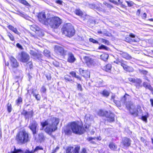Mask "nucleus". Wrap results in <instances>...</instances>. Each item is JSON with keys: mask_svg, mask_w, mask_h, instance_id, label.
<instances>
[{"mask_svg": "<svg viewBox=\"0 0 153 153\" xmlns=\"http://www.w3.org/2000/svg\"><path fill=\"white\" fill-rule=\"evenodd\" d=\"M32 30L34 31H39V28L35 25H33L31 27Z\"/></svg>", "mask_w": 153, "mask_h": 153, "instance_id": "obj_38", "label": "nucleus"}, {"mask_svg": "<svg viewBox=\"0 0 153 153\" xmlns=\"http://www.w3.org/2000/svg\"><path fill=\"white\" fill-rule=\"evenodd\" d=\"M147 117L146 116H143L142 117V120L146 122L147 121Z\"/></svg>", "mask_w": 153, "mask_h": 153, "instance_id": "obj_54", "label": "nucleus"}, {"mask_svg": "<svg viewBox=\"0 0 153 153\" xmlns=\"http://www.w3.org/2000/svg\"><path fill=\"white\" fill-rule=\"evenodd\" d=\"M109 1L111 2L114 4H117V2L116 1H114V0H109Z\"/></svg>", "mask_w": 153, "mask_h": 153, "instance_id": "obj_62", "label": "nucleus"}, {"mask_svg": "<svg viewBox=\"0 0 153 153\" xmlns=\"http://www.w3.org/2000/svg\"><path fill=\"white\" fill-rule=\"evenodd\" d=\"M126 96L125 95L124 96V97H123L122 100H121V102L123 103H126Z\"/></svg>", "mask_w": 153, "mask_h": 153, "instance_id": "obj_50", "label": "nucleus"}, {"mask_svg": "<svg viewBox=\"0 0 153 153\" xmlns=\"http://www.w3.org/2000/svg\"><path fill=\"white\" fill-rule=\"evenodd\" d=\"M70 74L73 77H75L76 75V73L74 71H72L70 72Z\"/></svg>", "mask_w": 153, "mask_h": 153, "instance_id": "obj_58", "label": "nucleus"}, {"mask_svg": "<svg viewBox=\"0 0 153 153\" xmlns=\"http://www.w3.org/2000/svg\"><path fill=\"white\" fill-rule=\"evenodd\" d=\"M100 93L103 96L106 97H108L110 94V91L106 90L104 89Z\"/></svg>", "mask_w": 153, "mask_h": 153, "instance_id": "obj_21", "label": "nucleus"}, {"mask_svg": "<svg viewBox=\"0 0 153 153\" xmlns=\"http://www.w3.org/2000/svg\"><path fill=\"white\" fill-rule=\"evenodd\" d=\"M39 21L43 24L48 25V19H46L45 12H42L39 13L38 16Z\"/></svg>", "mask_w": 153, "mask_h": 153, "instance_id": "obj_7", "label": "nucleus"}, {"mask_svg": "<svg viewBox=\"0 0 153 153\" xmlns=\"http://www.w3.org/2000/svg\"><path fill=\"white\" fill-rule=\"evenodd\" d=\"M140 13V9L138 10L137 11L136 14L137 15L139 16Z\"/></svg>", "mask_w": 153, "mask_h": 153, "instance_id": "obj_61", "label": "nucleus"}, {"mask_svg": "<svg viewBox=\"0 0 153 153\" xmlns=\"http://www.w3.org/2000/svg\"><path fill=\"white\" fill-rule=\"evenodd\" d=\"M59 121V118L53 117L50 119L47 120L45 122H42L41 124L42 128L47 126L45 129V131L47 133L50 134L52 132L57 129V126Z\"/></svg>", "mask_w": 153, "mask_h": 153, "instance_id": "obj_1", "label": "nucleus"}, {"mask_svg": "<svg viewBox=\"0 0 153 153\" xmlns=\"http://www.w3.org/2000/svg\"><path fill=\"white\" fill-rule=\"evenodd\" d=\"M28 112L26 111H23L22 113L24 114L26 117L27 116V115L28 114Z\"/></svg>", "mask_w": 153, "mask_h": 153, "instance_id": "obj_60", "label": "nucleus"}, {"mask_svg": "<svg viewBox=\"0 0 153 153\" xmlns=\"http://www.w3.org/2000/svg\"><path fill=\"white\" fill-rule=\"evenodd\" d=\"M44 54L47 57H49L50 56V51L47 49L45 50L44 51Z\"/></svg>", "mask_w": 153, "mask_h": 153, "instance_id": "obj_34", "label": "nucleus"}, {"mask_svg": "<svg viewBox=\"0 0 153 153\" xmlns=\"http://www.w3.org/2000/svg\"><path fill=\"white\" fill-rule=\"evenodd\" d=\"M20 61L23 62H27L30 59L29 55L25 52H22L19 54Z\"/></svg>", "mask_w": 153, "mask_h": 153, "instance_id": "obj_8", "label": "nucleus"}, {"mask_svg": "<svg viewBox=\"0 0 153 153\" xmlns=\"http://www.w3.org/2000/svg\"><path fill=\"white\" fill-rule=\"evenodd\" d=\"M22 101V98L21 97H19L16 100L17 103L19 104Z\"/></svg>", "mask_w": 153, "mask_h": 153, "instance_id": "obj_52", "label": "nucleus"}, {"mask_svg": "<svg viewBox=\"0 0 153 153\" xmlns=\"http://www.w3.org/2000/svg\"><path fill=\"white\" fill-rule=\"evenodd\" d=\"M85 60L87 65H89L94 64V61L93 59L88 56H86L85 58Z\"/></svg>", "mask_w": 153, "mask_h": 153, "instance_id": "obj_17", "label": "nucleus"}, {"mask_svg": "<svg viewBox=\"0 0 153 153\" xmlns=\"http://www.w3.org/2000/svg\"><path fill=\"white\" fill-rule=\"evenodd\" d=\"M146 16V14L145 13H144L142 16V18L144 19H145Z\"/></svg>", "mask_w": 153, "mask_h": 153, "instance_id": "obj_63", "label": "nucleus"}, {"mask_svg": "<svg viewBox=\"0 0 153 153\" xmlns=\"http://www.w3.org/2000/svg\"><path fill=\"white\" fill-rule=\"evenodd\" d=\"M55 2L56 3L58 4H62V1L60 0H56V1Z\"/></svg>", "mask_w": 153, "mask_h": 153, "instance_id": "obj_59", "label": "nucleus"}, {"mask_svg": "<svg viewBox=\"0 0 153 153\" xmlns=\"http://www.w3.org/2000/svg\"><path fill=\"white\" fill-rule=\"evenodd\" d=\"M19 77H18V76H17L16 78H14L13 79V80L14 81V82L13 83V84H14V82H15L16 83H17V84L19 85V83H18V79H19Z\"/></svg>", "mask_w": 153, "mask_h": 153, "instance_id": "obj_48", "label": "nucleus"}, {"mask_svg": "<svg viewBox=\"0 0 153 153\" xmlns=\"http://www.w3.org/2000/svg\"><path fill=\"white\" fill-rule=\"evenodd\" d=\"M80 148L79 146H76L74 149L73 153H79Z\"/></svg>", "mask_w": 153, "mask_h": 153, "instance_id": "obj_35", "label": "nucleus"}, {"mask_svg": "<svg viewBox=\"0 0 153 153\" xmlns=\"http://www.w3.org/2000/svg\"><path fill=\"white\" fill-rule=\"evenodd\" d=\"M109 148L112 150H115L117 149V146L113 143H111L109 145Z\"/></svg>", "mask_w": 153, "mask_h": 153, "instance_id": "obj_25", "label": "nucleus"}, {"mask_svg": "<svg viewBox=\"0 0 153 153\" xmlns=\"http://www.w3.org/2000/svg\"><path fill=\"white\" fill-rule=\"evenodd\" d=\"M65 131V134H71L72 131L75 134H81L84 132L85 130L82 126L77 123L73 122L68 124Z\"/></svg>", "mask_w": 153, "mask_h": 153, "instance_id": "obj_2", "label": "nucleus"}, {"mask_svg": "<svg viewBox=\"0 0 153 153\" xmlns=\"http://www.w3.org/2000/svg\"><path fill=\"white\" fill-rule=\"evenodd\" d=\"M30 53L34 59L38 57L37 53L34 51L33 50H30Z\"/></svg>", "mask_w": 153, "mask_h": 153, "instance_id": "obj_32", "label": "nucleus"}, {"mask_svg": "<svg viewBox=\"0 0 153 153\" xmlns=\"http://www.w3.org/2000/svg\"><path fill=\"white\" fill-rule=\"evenodd\" d=\"M48 25H49L52 28L56 29L61 24L62 21L59 17L55 16L48 19Z\"/></svg>", "mask_w": 153, "mask_h": 153, "instance_id": "obj_4", "label": "nucleus"}, {"mask_svg": "<svg viewBox=\"0 0 153 153\" xmlns=\"http://www.w3.org/2000/svg\"><path fill=\"white\" fill-rule=\"evenodd\" d=\"M32 93L33 94V96L35 97L37 100H40V96L37 92L36 90L33 91L32 92Z\"/></svg>", "mask_w": 153, "mask_h": 153, "instance_id": "obj_20", "label": "nucleus"}, {"mask_svg": "<svg viewBox=\"0 0 153 153\" xmlns=\"http://www.w3.org/2000/svg\"><path fill=\"white\" fill-rule=\"evenodd\" d=\"M10 65L12 68H17L19 66V63L16 59L13 56L10 57Z\"/></svg>", "mask_w": 153, "mask_h": 153, "instance_id": "obj_10", "label": "nucleus"}, {"mask_svg": "<svg viewBox=\"0 0 153 153\" xmlns=\"http://www.w3.org/2000/svg\"><path fill=\"white\" fill-rule=\"evenodd\" d=\"M143 85L144 87L148 88L151 91L153 94V88H152L149 84L146 82H144L143 83Z\"/></svg>", "mask_w": 153, "mask_h": 153, "instance_id": "obj_24", "label": "nucleus"}, {"mask_svg": "<svg viewBox=\"0 0 153 153\" xmlns=\"http://www.w3.org/2000/svg\"><path fill=\"white\" fill-rule=\"evenodd\" d=\"M76 60L74 55L71 53L69 52L68 54L67 61L70 63L74 62Z\"/></svg>", "mask_w": 153, "mask_h": 153, "instance_id": "obj_14", "label": "nucleus"}, {"mask_svg": "<svg viewBox=\"0 0 153 153\" xmlns=\"http://www.w3.org/2000/svg\"><path fill=\"white\" fill-rule=\"evenodd\" d=\"M7 35L11 41H13L14 40V37L10 33H7Z\"/></svg>", "mask_w": 153, "mask_h": 153, "instance_id": "obj_41", "label": "nucleus"}, {"mask_svg": "<svg viewBox=\"0 0 153 153\" xmlns=\"http://www.w3.org/2000/svg\"><path fill=\"white\" fill-rule=\"evenodd\" d=\"M126 62L123 60L119 59H116L114 61V62L117 64H120L122 66H123V64L125 63Z\"/></svg>", "mask_w": 153, "mask_h": 153, "instance_id": "obj_28", "label": "nucleus"}, {"mask_svg": "<svg viewBox=\"0 0 153 153\" xmlns=\"http://www.w3.org/2000/svg\"><path fill=\"white\" fill-rule=\"evenodd\" d=\"M125 104L126 108L132 114L135 116L137 115L139 111L137 109V108L135 107L132 102H128Z\"/></svg>", "mask_w": 153, "mask_h": 153, "instance_id": "obj_6", "label": "nucleus"}, {"mask_svg": "<svg viewBox=\"0 0 153 153\" xmlns=\"http://www.w3.org/2000/svg\"><path fill=\"white\" fill-rule=\"evenodd\" d=\"M77 87L78 90H79L80 91H82V86L80 84H78Z\"/></svg>", "mask_w": 153, "mask_h": 153, "instance_id": "obj_57", "label": "nucleus"}, {"mask_svg": "<svg viewBox=\"0 0 153 153\" xmlns=\"http://www.w3.org/2000/svg\"><path fill=\"white\" fill-rule=\"evenodd\" d=\"M8 28L9 29H10V30L12 31L13 32L15 33H16L17 34H19V33L18 31V30H17L16 28H14L12 26L9 25L8 26Z\"/></svg>", "mask_w": 153, "mask_h": 153, "instance_id": "obj_23", "label": "nucleus"}, {"mask_svg": "<svg viewBox=\"0 0 153 153\" xmlns=\"http://www.w3.org/2000/svg\"><path fill=\"white\" fill-rule=\"evenodd\" d=\"M126 2L128 4V7H131L134 4V3L133 2L131 1H126Z\"/></svg>", "mask_w": 153, "mask_h": 153, "instance_id": "obj_40", "label": "nucleus"}, {"mask_svg": "<svg viewBox=\"0 0 153 153\" xmlns=\"http://www.w3.org/2000/svg\"><path fill=\"white\" fill-rule=\"evenodd\" d=\"M102 80L100 79H99L97 82V84L96 85L97 86H102Z\"/></svg>", "mask_w": 153, "mask_h": 153, "instance_id": "obj_37", "label": "nucleus"}, {"mask_svg": "<svg viewBox=\"0 0 153 153\" xmlns=\"http://www.w3.org/2000/svg\"><path fill=\"white\" fill-rule=\"evenodd\" d=\"M62 30L64 34L69 37L73 36L75 33L73 26L70 24L65 25L62 28Z\"/></svg>", "mask_w": 153, "mask_h": 153, "instance_id": "obj_5", "label": "nucleus"}, {"mask_svg": "<svg viewBox=\"0 0 153 153\" xmlns=\"http://www.w3.org/2000/svg\"><path fill=\"white\" fill-rule=\"evenodd\" d=\"M37 55L38 56V57H37L36 58H35V59H38L39 60H40V59H41V58L42 57V55L41 54H39V53H37Z\"/></svg>", "mask_w": 153, "mask_h": 153, "instance_id": "obj_56", "label": "nucleus"}, {"mask_svg": "<svg viewBox=\"0 0 153 153\" xmlns=\"http://www.w3.org/2000/svg\"><path fill=\"white\" fill-rule=\"evenodd\" d=\"M74 150V148L72 147H68L66 150V153H72Z\"/></svg>", "mask_w": 153, "mask_h": 153, "instance_id": "obj_33", "label": "nucleus"}, {"mask_svg": "<svg viewBox=\"0 0 153 153\" xmlns=\"http://www.w3.org/2000/svg\"><path fill=\"white\" fill-rule=\"evenodd\" d=\"M7 110L9 113L12 110L11 105V104L9 103H8L7 104Z\"/></svg>", "mask_w": 153, "mask_h": 153, "instance_id": "obj_43", "label": "nucleus"}, {"mask_svg": "<svg viewBox=\"0 0 153 153\" xmlns=\"http://www.w3.org/2000/svg\"><path fill=\"white\" fill-rule=\"evenodd\" d=\"M141 141H142L144 143H146V141L145 140V139L143 137H141Z\"/></svg>", "mask_w": 153, "mask_h": 153, "instance_id": "obj_64", "label": "nucleus"}, {"mask_svg": "<svg viewBox=\"0 0 153 153\" xmlns=\"http://www.w3.org/2000/svg\"><path fill=\"white\" fill-rule=\"evenodd\" d=\"M46 91V89L45 87L43 86L41 89V91L42 92L45 93Z\"/></svg>", "mask_w": 153, "mask_h": 153, "instance_id": "obj_49", "label": "nucleus"}, {"mask_svg": "<svg viewBox=\"0 0 153 153\" xmlns=\"http://www.w3.org/2000/svg\"><path fill=\"white\" fill-rule=\"evenodd\" d=\"M114 115L113 113L108 112V115L106 117L108 118V120L109 122H113L114 120Z\"/></svg>", "mask_w": 153, "mask_h": 153, "instance_id": "obj_19", "label": "nucleus"}, {"mask_svg": "<svg viewBox=\"0 0 153 153\" xmlns=\"http://www.w3.org/2000/svg\"><path fill=\"white\" fill-rule=\"evenodd\" d=\"M108 48L107 47L103 45H102L101 46H100L98 48L99 49H103L105 50H108Z\"/></svg>", "mask_w": 153, "mask_h": 153, "instance_id": "obj_42", "label": "nucleus"}, {"mask_svg": "<svg viewBox=\"0 0 153 153\" xmlns=\"http://www.w3.org/2000/svg\"><path fill=\"white\" fill-rule=\"evenodd\" d=\"M79 153H87V152L86 149L83 148L81 149Z\"/></svg>", "mask_w": 153, "mask_h": 153, "instance_id": "obj_53", "label": "nucleus"}, {"mask_svg": "<svg viewBox=\"0 0 153 153\" xmlns=\"http://www.w3.org/2000/svg\"><path fill=\"white\" fill-rule=\"evenodd\" d=\"M112 68L111 64H108L103 67V69L106 71L109 72Z\"/></svg>", "mask_w": 153, "mask_h": 153, "instance_id": "obj_22", "label": "nucleus"}, {"mask_svg": "<svg viewBox=\"0 0 153 153\" xmlns=\"http://www.w3.org/2000/svg\"><path fill=\"white\" fill-rule=\"evenodd\" d=\"M97 114L99 116H105L107 117L108 115V112L106 111H103L100 110L97 112Z\"/></svg>", "mask_w": 153, "mask_h": 153, "instance_id": "obj_18", "label": "nucleus"}, {"mask_svg": "<svg viewBox=\"0 0 153 153\" xmlns=\"http://www.w3.org/2000/svg\"><path fill=\"white\" fill-rule=\"evenodd\" d=\"M22 150L20 149H16L15 148H14V151L12 152V153H21Z\"/></svg>", "mask_w": 153, "mask_h": 153, "instance_id": "obj_47", "label": "nucleus"}, {"mask_svg": "<svg viewBox=\"0 0 153 153\" xmlns=\"http://www.w3.org/2000/svg\"><path fill=\"white\" fill-rule=\"evenodd\" d=\"M124 58L128 59H130L131 58V56L127 53L120 51L118 53Z\"/></svg>", "mask_w": 153, "mask_h": 153, "instance_id": "obj_16", "label": "nucleus"}, {"mask_svg": "<svg viewBox=\"0 0 153 153\" xmlns=\"http://www.w3.org/2000/svg\"><path fill=\"white\" fill-rule=\"evenodd\" d=\"M129 36L130 37L131 40L132 42H136L137 41L135 39H134L135 37V36L133 33H131L129 35Z\"/></svg>", "mask_w": 153, "mask_h": 153, "instance_id": "obj_30", "label": "nucleus"}, {"mask_svg": "<svg viewBox=\"0 0 153 153\" xmlns=\"http://www.w3.org/2000/svg\"><path fill=\"white\" fill-rule=\"evenodd\" d=\"M108 57V55L106 53H103L100 56L101 59L104 61H106Z\"/></svg>", "mask_w": 153, "mask_h": 153, "instance_id": "obj_26", "label": "nucleus"}, {"mask_svg": "<svg viewBox=\"0 0 153 153\" xmlns=\"http://www.w3.org/2000/svg\"><path fill=\"white\" fill-rule=\"evenodd\" d=\"M16 140L19 143H25L30 140L28 133L24 130L19 132L16 136Z\"/></svg>", "mask_w": 153, "mask_h": 153, "instance_id": "obj_3", "label": "nucleus"}, {"mask_svg": "<svg viewBox=\"0 0 153 153\" xmlns=\"http://www.w3.org/2000/svg\"><path fill=\"white\" fill-rule=\"evenodd\" d=\"M142 82L141 80L140 79H135V83L138 84H140Z\"/></svg>", "mask_w": 153, "mask_h": 153, "instance_id": "obj_51", "label": "nucleus"}, {"mask_svg": "<svg viewBox=\"0 0 153 153\" xmlns=\"http://www.w3.org/2000/svg\"><path fill=\"white\" fill-rule=\"evenodd\" d=\"M98 40L101 42L105 43V44L108 45L109 44V42L108 40L103 38H99L98 39Z\"/></svg>", "mask_w": 153, "mask_h": 153, "instance_id": "obj_29", "label": "nucleus"}, {"mask_svg": "<svg viewBox=\"0 0 153 153\" xmlns=\"http://www.w3.org/2000/svg\"><path fill=\"white\" fill-rule=\"evenodd\" d=\"M33 112L32 111L28 112L26 117L27 118L29 117H32L33 116Z\"/></svg>", "mask_w": 153, "mask_h": 153, "instance_id": "obj_46", "label": "nucleus"}, {"mask_svg": "<svg viewBox=\"0 0 153 153\" xmlns=\"http://www.w3.org/2000/svg\"><path fill=\"white\" fill-rule=\"evenodd\" d=\"M54 50L58 54L64 55L65 54V52L63 48L59 46H55Z\"/></svg>", "mask_w": 153, "mask_h": 153, "instance_id": "obj_11", "label": "nucleus"}, {"mask_svg": "<svg viewBox=\"0 0 153 153\" xmlns=\"http://www.w3.org/2000/svg\"><path fill=\"white\" fill-rule=\"evenodd\" d=\"M128 79L129 81L133 83H135V79L130 77L128 78Z\"/></svg>", "mask_w": 153, "mask_h": 153, "instance_id": "obj_55", "label": "nucleus"}, {"mask_svg": "<svg viewBox=\"0 0 153 153\" xmlns=\"http://www.w3.org/2000/svg\"><path fill=\"white\" fill-rule=\"evenodd\" d=\"M80 74L85 78H88L90 77V72L87 71H85L82 68L79 70Z\"/></svg>", "mask_w": 153, "mask_h": 153, "instance_id": "obj_12", "label": "nucleus"}, {"mask_svg": "<svg viewBox=\"0 0 153 153\" xmlns=\"http://www.w3.org/2000/svg\"><path fill=\"white\" fill-rule=\"evenodd\" d=\"M89 40L90 42H92V43H94L98 44L99 45H100V44L99 43V42L98 41H97L96 40H95L93 38H90L89 39Z\"/></svg>", "mask_w": 153, "mask_h": 153, "instance_id": "obj_39", "label": "nucleus"}, {"mask_svg": "<svg viewBox=\"0 0 153 153\" xmlns=\"http://www.w3.org/2000/svg\"><path fill=\"white\" fill-rule=\"evenodd\" d=\"M75 13L76 15L80 16H82L83 15L82 12L79 9L76 10Z\"/></svg>", "mask_w": 153, "mask_h": 153, "instance_id": "obj_31", "label": "nucleus"}, {"mask_svg": "<svg viewBox=\"0 0 153 153\" xmlns=\"http://www.w3.org/2000/svg\"><path fill=\"white\" fill-rule=\"evenodd\" d=\"M64 78L66 82H74V80L71 79V77L68 75H66L64 76Z\"/></svg>", "mask_w": 153, "mask_h": 153, "instance_id": "obj_27", "label": "nucleus"}, {"mask_svg": "<svg viewBox=\"0 0 153 153\" xmlns=\"http://www.w3.org/2000/svg\"><path fill=\"white\" fill-rule=\"evenodd\" d=\"M122 143L124 147H128L130 145L131 140L128 138H125L123 140Z\"/></svg>", "mask_w": 153, "mask_h": 153, "instance_id": "obj_15", "label": "nucleus"}, {"mask_svg": "<svg viewBox=\"0 0 153 153\" xmlns=\"http://www.w3.org/2000/svg\"><path fill=\"white\" fill-rule=\"evenodd\" d=\"M122 66L124 70L127 72H132L134 71L133 68L131 66H128L127 65V62H126L125 63L123 64Z\"/></svg>", "mask_w": 153, "mask_h": 153, "instance_id": "obj_13", "label": "nucleus"}, {"mask_svg": "<svg viewBox=\"0 0 153 153\" xmlns=\"http://www.w3.org/2000/svg\"><path fill=\"white\" fill-rule=\"evenodd\" d=\"M111 99L113 100L114 102L117 105L119 104V102L118 101H117L115 100L114 99L115 97V96L114 95H113L111 96Z\"/></svg>", "mask_w": 153, "mask_h": 153, "instance_id": "obj_36", "label": "nucleus"}, {"mask_svg": "<svg viewBox=\"0 0 153 153\" xmlns=\"http://www.w3.org/2000/svg\"><path fill=\"white\" fill-rule=\"evenodd\" d=\"M19 2L27 6H28L29 4L25 0H20Z\"/></svg>", "mask_w": 153, "mask_h": 153, "instance_id": "obj_45", "label": "nucleus"}, {"mask_svg": "<svg viewBox=\"0 0 153 153\" xmlns=\"http://www.w3.org/2000/svg\"><path fill=\"white\" fill-rule=\"evenodd\" d=\"M37 126L38 124L35 121H33L30 123L29 126V127L32 131L34 135L36 133Z\"/></svg>", "mask_w": 153, "mask_h": 153, "instance_id": "obj_9", "label": "nucleus"}, {"mask_svg": "<svg viewBox=\"0 0 153 153\" xmlns=\"http://www.w3.org/2000/svg\"><path fill=\"white\" fill-rule=\"evenodd\" d=\"M39 138L41 141H42L44 140L45 137L43 134L41 133L39 134Z\"/></svg>", "mask_w": 153, "mask_h": 153, "instance_id": "obj_44", "label": "nucleus"}]
</instances>
